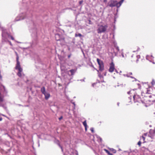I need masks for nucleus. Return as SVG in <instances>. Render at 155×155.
<instances>
[{"mask_svg":"<svg viewBox=\"0 0 155 155\" xmlns=\"http://www.w3.org/2000/svg\"><path fill=\"white\" fill-rule=\"evenodd\" d=\"M146 150H148V149H147V148H146Z\"/></svg>","mask_w":155,"mask_h":155,"instance_id":"603ef678","label":"nucleus"},{"mask_svg":"<svg viewBox=\"0 0 155 155\" xmlns=\"http://www.w3.org/2000/svg\"><path fill=\"white\" fill-rule=\"evenodd\" d=\"M140 139L141 140H142L143 141H144L145 140V138L143 136H142L141 137H140Z\"/></svg>","mask_w":155,"mask_h":155,"instance_id":"393cba45","label":"nucleus"},{"mask_svg":"<svg viewBox=\"0 0 155 155\" xmlns=\"http://www.w3.org/2000/svg\"><path fill=\"white\" fill-rule=\"evenodd\" d=\"M153 58L152 55L150 56H149V55H147L146 57V59L147 60H148L150 61H151V60L153 59Z\"/></svg>","mask_w":155,"mask_h":155,"instance_id":"ddd939ff","label":"nucleus"},{"mask_svg":"<svg viewBox=\"0 0 155 155\" xmlns=\"http://www.w3.org/2000/svg\"><path fill=\"white\" fill-rule=\"evenodd\" d=\"M144 135H145V136H146L147 135V133H145L144 134Z\"/></svg>","mask_w":155,"mask_h":155,"instance_id":"a19ab883","label":"nucleus"},{"mask_svg":"<svg viewBox=\"0 0 155 155\" xmlns=\"http://www.w3.org/2000/svg\"><path fill=\"white\" fill-rule=\"evenodd\" d=\"M24 18L22 17H21L20 16H19V17H17L15 19V20L16 21H18L19 20H22Z\"/></svg>","mask_w":155,"mask_h":155,"instance_id":"4468645a","label":"nucleus"},{"mask_svg":"<svg viewBox=\"0 0 155 155\" xmlns=\"http://www.w3.org/2000/svg\"><path fill=\"white\" fill-rule=\"evenodd\" d=\"M141 142L140 141H139V142H138V143L137 144H138V145L139 146H140V145H141Z\"/></svg>","mask_w":155,"mask_h":155,"instance_id":"c85d7f7f","label":"nucleus"},{"mask_svg":"<svg viewBox=\"0 0 155 155\" xmlns=\"http://www.w3.org/2000/svg\"><path fill=\"white\" fill-rule=\"evenodd\" d=\"M65 64H61V71L65 72L67 70V68L65 66Z\"/></svg>","mask_w":155,"mask_h":155,"instance_id":"1a4fd4ad","label":"nucleus"},{"mask_svg":"<svg viewBox=\"0 0 155 155\" xmlns=\"http://www.w3.org/2000/svg\"><path fill=\"white\" fill-rule=\"evenodd\" d=\"M83 124L85 127V130H87V124L86 120H85L84 122H83Z\"/></svg>","mask_w":155,"mask_h":155,"instance_id":"f3484780","label":"nucleus"},{"mask_svg":"<svg viewBox=\"0 0 155 155\" xmlns=\"http://www.w3.org/2000/svg\"><path fill=\"white\" fill-rule=\"evenodd\" d=\"M137 96H136V95H134V96H133V98H134V100H135V98H136V97Z\"/></svg>","mask_w":155,"mask_h":155,"instance_id":"72a5a7b5","label":"nucleus"},{"mask_svg":"<svg viewBox=\"0 0 155 155\" xmlns=\"http://www.w3.org/2000/svg\"><path fill=\"white\" fill-rule=\"evenodd\" d=\"M151 96H151V95H150L149 96V97H151Z\"/></svg>","mask_w":155,"mask_h":155,"instance_id":"a18cd8bd","label":"nucleus"},{"mask_svg":"<svg viewBox=\"0 0 155 155\" xmlns=\"http://www.w3.org/2000/svg\"><path fill=\"white\" fill-rule=\"evenodd\" d=\"M98 76H99L100 77V78H103V77L102 76V75H101L100 74H98Z\"/></svg>","mask_w":155,"mask_h":155,"instance_id":"473e14b6","label":"nucleus"},{"mask_svg":"<svg viewBox=\"0 0 155 155\" xmlns=\"http://www.w3.org/2000/svg\"><path fill=\"white\" fill-rule=\"evenodd\" d=\"M81 36H82L81 34H80V33H78V34L76 33L75 34V37H78V36L81 37Z\"/></svg>","mask_w":155,"mask_h":155,"instance_id":"4be33fe9","label":"nucleus"},{"mask_svg":"<svg viewBox=\"0 0 155 155\" xmlns=\"http://www.w3.org/2000/svg\"><path fill=\"white\" fill-rule=\"evenodd\" d=\"M59 146L61 148V149L62 151H63V149H62V147L60 145Z\"/></svg>","mask_w":155,"mask_h":155,"instance_id":"ea45409f","label":"nucleus"},{"mask_svg":"<svg viewBox=\"0 0 155 155\" xmlns=\"http://www.w3.org/2000/svg\"><path fill=\"white\" fill-rule=\"evenodd\" d=\"M8 35V36H10V38H11V39L12 40H14V38L12 36L10 35Z\"/></svg>","mask_w":155,"mask_h":155,"instance_id":"bb28decb","label":"nucleus"},{"mask_svg":"<svg viewBox=\"0 0 155 155\" xmlns=\"http://www.w3.org/2000/svg\"><path fill=\"white\" fill-rule=\"evenodd\" d=\"M115 48H116V50L117 51H119V47H118V46H116L115 47Z\"/></svg>","mask_w":155,"mask_h":155,"instance_id":"cd10ccee","label":"nucleus"},{"mask_svg":"<svg viewBox=\"0 0 155 155\" xmlns=\"http://www.w3.org/2000/svg\"><path fill=\"white\" fill-rule=\"evenodd\" d=\"M132 74V73L131 72H130L128 73H127L126 74V76L127 77H130L131 78H134V77L130 76V75H131Z\"/></svg>","mask_w":155,"mask_h":155,"instance_id":"dca6fc26","label":"nucleus"},{"mask_svg":"<svg viewBox=\"0 0 155 155\" xmlns=\"http://www.w3.org/2000/svg\"><path fill=\"white\" fill-rule=\"evenodd\" d=\"M45 96V99L46 100L48 99L50 96V94L49 93L46 92L44 94Z\"/></svg>","mask_w":155,"mask_h":155,"instance_id":"f8f14e48","label":"nucleus"},{"mask_svg":"<svg viewBox=\"0 0 155 155\" xmlns=\"http://www.w3.org/2000/svg\"><path fill=\"white\" fill-rule=\"evenodd\" d=\"M88 21H89L88 23L89 24H92V22L90 20H88Z\"/></svg>","mask_w":155,"mask_h":155,"instance_id":"7c9ffc66","label":"nucleus"},{"mask_svg":"<svg viewBox=\"0 0 155 155\" xmlns=\"http://www.w3.org/2000/svg\"><path fill=\"white\" fill-rule=\"evenodd\" d=\"M81 81H84V80H81Z\"/></svg>","mask_w":155,"mask_h":155,"instance_id":"49530a36","label":"nucleus"},{"mask_svg":"<svg viewBox=\"0 0 155 155\" xmlns=\"http://www.w3.org/2000/svg\"><path fill=\"white\" fill-rule=\"evenodd\" d=\"M15 69L18 70V71L17 73V75L19 77H21L24 75L22 73V69L21 67V66L18 67V68L15 67Z\"/></svg>","mask_w":155,"mask_h":155,"instance_id":"20e7f679","label":"nucleus"},{"mask_svg":"<svg viewBox=\"0 0 155 155\" xmlns=\"http://www.w3.org/2000/svg\"><path fill=\"white\" fill-rule=\"evenodd\" d=\"M99 67L100 71H102L104 69L103 64H101L100 65H99Z\"/></svg>","mask_w":155,"mask_h":155,"instance_id":"2eb2a0df","label":"nucleus"},{"mask_svg":"<svg viewBox=\"0 0 155 155\" xmlns=\"http://www.w3.org/2000/svg\"><path fill=\"white\" fill-rule=\"evenodd\" d=\"M90 130L92 133H93L94 132V128H91Z\"/></svg>","mask_w":155,"mask_h":155,"instance_id":"c756f323","label":"nucleus"},{"mask_svg":"<svg viewBox=\"0 0 155 155\" xmlns=\"http://www.w3.org/2000/svg\"><path fill=\"white\" fill-rule=\"evenodd\" d=\"M148 136L152 139L155 138V130H150Z\"/></svg>","mask_w":155,"mask_h":155,"instance_id":"39448f33","label":"nucleus"},{"mask_svg":"<svg viewBox=\"0 0 155 155\" xmlns=\"http://www.w3.org/2000/svg\"><path fill=\"white\" fill-rule=\"evenodd\" d=\"M72 104H74V107H75V103L74 102H73Z\"/></svg>","mask_w":155,"mask_h":155,"instance_id":"4c0bfd02","label":"nucleus"},{"mask_svg":"<svg viewBox=\"0 0 155 155\" xmlns=\"http://www.w3.org/2000/svg\"><path fill=\"white\" fill-rule=\"evenodd\" d=\"M97 61L99 65H100L101 64H103V62L98 58H97Z\"/></svg>","mask_w":155,"mask_h":155,"instance_id":"6ab92c4d","label":"nucleus"},{"mask_svg":"<svg viewBox=\"0 0 155 155\" xmlns=\"http://www.w3.org/2000/svg\"><path fill=\"white\" fill-rule=\"evenodd\" d=\"M55 38L57 41H63L64 40V39H62L60 37V35L58 34H56L55 35Z\"/></svg>","mask_w":155,"mask_h":155,"instance_id":"9d476101","label":"nucleus"},{"mask_svg":"<svg viewBox=\"0 0 155 155\" xmlns=\"http://www.w3.org/2000/svg\"><path fill=\"white\" fill-rule=\"evenodd\" d=\"M95 84H96V83H94L93 84H92V85L93 87H94V86Z\"/></svg>","mask_w":155,"mask_h":155,"instance_id":"c9c22d12","label":"nucleus"},{"mask_svg":"<svg viewBox=\"0 0 155 155\" xmlns=\"http://www.w3.org/2000/svg\"><path fill=\"white\" fill-rule=\"evenodd\" d=\"M10 44L11 45H12V44H11V42H10Z\"/></svg>","mask_w":155,"mask_h":155,"instance_id":"09e8293b","label":"nucleus"},{"mask_svg":"<svg viewBox=\"0 0 155 155\" xmlns=\"http://www.w3.org/2000/svg\"><path fill=\"white\" fill-rule=\"evenodd\" d=\"M83 1H81L79 2V3L80 4H81L83 3Z\"/></svg>","mask_w":155,"mask_h":155,"instance_id":"2f4dec72","label":"nucleus"},{"mask_svg":"<svg viewBox=\"0 0 155 155\" xmlns=\"http://www.w3.org/2000/svg\"><path fill=\"white\" fill-rule=\"evenodd\" d=\"M114 63L112 62L110 63L109 71L110 72H112L114 70Z\"/></svg>","mask_w":155,"mask_h":155,"instance_id":"0eeeda50","label":"nucleus"},{"mask_svg":"<svg viewBox=\"0 0 155 155\" xmlns=\"http://www.w3.org/2000/svg\"><path fill=\"white\" fill-rule=\"evenodd\" d=\"M1 92L3 94V96L1 93H0V107L3 106L2 102L4 101L3 97L4 96H6L8 93V92L4 86H2L1 87Z\"/></svg>","mask_w":155,"mask_h":155,"instance_id":"f257e3e1","label":"nucleus"},{"mask_svg":"<svg viewBox=\"0 0 155 155\" xmlns=\"http://www.w3.org/2000/svg\"><path fill=\"white\" fill-rule=\"evenodd\" d=\"M17 58H16V61H17V64L15 67H17L18 68V67L20 66V62L19 61V57L18 55L17 54Z\"/></svg>","mask_w":155,"mask_h":155,"instance_id":"9b49d317","label":"nucleus"},{"mask_svg":"<svg viewBox=\"0 0 155 155\" xmlns=\"http://www.w3.org/2000/svg\"><path fill=\"white\" fill-rule=\"evenodd\" d=\"M137 101H139V99H138V100H137Z\"/></svg>","mask_w":155,"mask_h":155,"instance_id":"de8ad7c7","label":"nucleus"},{"mask_svg":"<svg viewBox=\"0 0 155 155\" xmlns=\"http://www.w3.org/2000/svg\"><path fill=\"white\" fill-rule=\"evenodd\" d=\"M2 118H1H1H0V121H2Z\"/></svg>","mask_w":155,"mask_h":155,"instance_id":"37998d69","label":"nucleus"},{"mask_svg":"<svg viewBox=\"0 0 155 155\" xmlns=\"http://www.w3.org/2000/svg\"><path fill=\"white\" fill-rule=\"evenodd\" d=\"M62 118H63L62 117V116H61V117H59V119L60 120H61V119H62Z\"/></svg>","mask_w":155,"mask_h":155,"instance_id":"f704fd0d","label":"nucleus"},{"mask_svg":"<svg viewBox=\"0 0 155 155\" xmlns=\"http://www.w3.org/2000/svg\"><path fill=\"white\" fill-rule=\"evenodd\" d=\"M124 0H121L120 1L118 2L116 0H110L108 3V5L111 7H113L116 6L117 8L120 7L123 3Z\"/></svg>","mask_w":155,"mask_h":155,"instance_id":"f03ea898","label":"nucleus"},{"mask_svg":"<svg viewBox=\"0 0 155 155\" xmlns=\"http://www.w3.org/2000/svg\"><path fill=\"white\" fill-rule=\"evenodd\" d=\"M151 84L152 86L155 84V81L154 79H152V81L151 82Z\"/></svg>","mask_w":155,"mask_h":155,"instance_id":"5701e85b","label":"nucleus"},{"mask_svg":"<svg viewBox=\"0 0 155 155\" xmlns=\"http://www.w3.org/2000/svg\"><path fill=\"white\" fill-rule=\"evenodd\" d=\"M123 75H124V77H126V74H123Z\"/></svg>","mask_w":155,"mask_h":155,"instance_id":"c03bdc74","label":"nucleus"},{"mask_svg":"<svg viewBox=\"0 0 155 155\" xmlns=\"http://www.w3.org/2000/svg\"><path fill=\"white\" fill-rule=\"evenodd\" d=\"M119 103H117V105H118V106H119Z\"/></svg>","mask_w":155,"mask_h":155,"instance_id":"8fccbe9b","label":"nucleus"},{"mask_svg":"<svg viewBox=\"0 0 155 155\" xmlns=\"http://www.w3.org/2000/svg\"><path fill=\"white\" fill-rule=\"evenodd\" d=\"M145 148L144 147H143L142 148H143H143Z\"/></svg>","mask_w":155,"mask_h":155,"instance_id":"3c124183","label":"nucleus"},{"mask_svg":"<svg viewBox=\"0 0 155 155\" xmlns=\"http://www.w3.org/2000/svg\"><path fill=\"white\" fill-rule=\"evenodd\" d=\"M107 28L106 25H98L97 29V32L98 33L101 34L105 32Z\"/></svg>","mask_w":155,"mask_h":155,"instance_id":"7ed1b4c3","label":"nucleus"},{"mask_svg":"<svg viewBox=\"0 0 155 155\" xmlns=\"http://www.w3.org/2000/svg\"><path fill=\"white\" fill-rule=\"evenodd\" d=\"M41 91L43 94H44L46 92L45 91V88L44 87H43L41 89Z\"/></svg>","mask_w":155,"mask_h":155,"instance_id":"a211bd4d","label":"nucleus"},{"mask_svg":"<svg viewBox=\"0 0 155 155\" xmlns=\"http://www.w3.org/2000/svg\"><path fill=\"white\" fill-rule=\"evenodd\" d=\"M71 56V54H70V55H68V58H69Z\"/></svg>","mask_w":155,"mask_h":155,"instance_id":"e433bc0d","label":"nucleus"},{"mask_svg":"<svg viewBox=\"0 0 155 155\" xmlns=\"http://www.w3.org/2000/svg\"><path fill=\"white\" fill-rule=\"evenodd\" d=\"M130 91H128V92H127V94H130Z\"/></svg>","mask_w":155,"mask_h":155,"instance_id":"79ce46f5","label":"nucleus"},{"mask_svg":"<svg viewBox=\"0 0 155 155\" xmlns=\"http://www.w3.org/2000/svg\"><path fill=\"white\" fill-rule=\"evenodd\" d=\"M137 59L136 60V62L137 63L138 61V59L140 58V56L139 55H138L137 56Z\"/></svg>","mask_w":155,"mask_h":155,"instance_id":"a878e982","label":"nucleus"},{"mask_svg":"<svg viewBox=\"0 0 155 155\" xmlns=\"http://www.w3.org/2000/svg\"><path fill=\"white\" fill-rule=\"evenodd\" d=\"M8 35L9 34L6 33L5 31L3 30L2 31V37L3 39H4L5 40H7V39L6 38L7 36L8 38H10V37L8 36Z\"/></svg>","mask_w":155,"mask_h":155,"instance_id":"423d86ee","label":"nucleus"},{"mask_svg":"<svg viewBox=\"0 0 155 155\" xmlns=\"http://www.w3.org/2000/svg\"><path fill=\"white\" fill-rule=\"evenodd\" d=\"M71 155H78V153L77 151L74 150Z\"/></svg>","mask_w":155,"mask_h":155,"instance_id":"aec40b11","label":"nucleus"},{"mask_svg":"<svg viewBox=\"0 0 155 155\" xmlns=\"http://www.w3.org/2000/svg\"><path fill=\"white\" fill-rule=\"evenodd\" d=\"M76 71V70L71 69L68 71V73L69 75H73Z\"/></svg>","mask_w":155,"mask_h":155,"instance_id":"6e6552de","label":"nucleus"},{"mask_svg":"<svg viewBox=\"0 0 155 155\" xmlns=\"http://www.w3.org/2000/svg\"><path fill=\"white\" fill-rule=\"evenodd\" d=\"M104 150L107 153L108 155H113V154L111 153H110V152L106 149H104Z\"/></svg>","mask_w":155,"mask_h":155,"instance_id":"412c9836","label":"nucleus"},{"mask_svg":"<svg viewBox=\"0 0 155 155\" xmlns=\"http://www.w3.org/2000/svg\"><path fill=\"white\" fill-rule=\"evenodd\" d=\"M110 150H111V151H112L113 152V153H116V150L114 149L113 148H110Z\"/></svg>","mask_w":155,"mask_h":155,"instance_id":"b1692460","label":"nucleus"},{"mask_svg":"<svg viewBox=\"0 0 155 155\" xmlns=\"http://www.w3.org/2000/svg\"><path fill=\"white\" fill-rule=\"evenodd\" d=\"M122 57L123 58L124 57V55L123 54H122Z\"/></svg>","mask_w":155,"mask_h":155,"instance_id":"58836bf2","label":"nucleus"}]
</instances>
